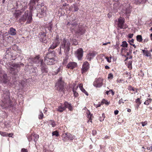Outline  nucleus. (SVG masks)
Returning a JSON list of instances; mask_svg holds the SVG:
<instances>
[{"label": "nucleus", "instance_id": "nucleus-56", "mask_svg": "<svg viewBox=\"0 0 152 152\" xmlns=\"http://www.w3.org/2000/svg\"><path fill=\"white\" fill-rule=\"evenodd\" d=\"M79 87L80 90L83 88V85L82 84H80L79 85Z\"/></svg>", "mask_w": 152, "mask_h": 152}, {"label": "nucleus", "instance_id": "nucleus-45", "mask_svg": "<svg viewBox=\"0 0 152 152\" xmlns=\"http://www.w3.org/2000/svg\"><path fill=\"white\" fill-rule=\"evenodd\" d=\"M135 102L137 104H139L140 103H141L140 101V99L138 98L135 100Z\"/></svg>", "mask_w": 152, "mask_h": 152}, {"label": "nucleus", "instance_id": "nucleus-20", "mask_svg": "<svg viewBox=\"0 0 152 152\" xmlns=\"http://www.w3.org/2000/svg\"><path fill=\"white\" fill-rule=\"evenodd\" d=\"M39 138V135L37 134H33L28 138V140H30L29 141L32 140L33 138L35 142L37 141Z\"/></svg>", "mask_w": 152, "mask_h": 152}, {"label": "nucleus", "instance_id": "nucleus-58", "mask_svg": "<svg viewBox=\"0 0 152 152\" xmlns=\"http://www.w3.org/2000/svg\"><path fill=\"white\" fill-rule=\"evenodd\" d=\"M123 100L122 99H121L118 102V103L119 104H121V103L122 102L123 103H124V102H122V101H123Z\"/></svg>", "mask_w": 152, "mask_h": 152}, {"label": "nucleus", "instance_id": "nucleus-2", "mask_svg": "<svg viewBox=\"0 0 152 152\" xmlns=\"http://www.w3.org/2000/svg\"><path fill=\"white\" fill-rule=\"evenodd\" d=\"M70 43L67 39L64 38L61 43L60 47V49L62 48L66 52L69 51L70 47Z\"/></svg>", "mask_w": 152, "mask_h": 152}, {"label": "nucleus", "instance_id": "nucleus-15", "mask_svg": "<svg viewBox=\"0 0 152 152\" xmlns=\"http://www.w3.org/2000/svg\"><path fill=\"white\" fill-rule=\"evenodd\" d=\"M89 64L87 61L84 62L82 68V73L85 72L87 71L88 70L89 68Z\"/></svg>", "mask_w": 152, "mask_h": 152}, {"label": "nucleus", "instance_id": "nucleus-39", "mask_svg": "<svg viewBox=\"0 0 152 152\" xmlns=\"http://www.w3.org/2000/svg\"><path fill=\"white\" fill-rule=\"evenodd\" d=\"M105 58L106 59L107 61L109 63H110L111 62V57L110 56V57H106Z\"/></svg>", "mask_w": 152, "mask_h": 152}, {"label": "nucleus", "instance_id": "nucleus-5", "mask_svg": "<svg viewBox=\"0 0 152 152\" xmlns=\"http://www.w3.org/2000/svg\"><path fill=\"white\" fill-rule=\"evenodd\" d=\"M60 42L59 36L57 35L55 39L53 40L52 44L49 48V50L50 49H54L59 45Z\"/></svg>", "mask_w": 152, "mask_h": 152}, {"label": "nucleus", "instance_id": "nucleus-63", "mask_svg": "<svg viewBox=\"0 0 152 152\" xmlns=\"http://www.w3.org/2000/svg\"><path fill=\"white\" fill-rule=\"evenodd\" d=\"M67 59H68V58H66L64 59V61H63V64H66V63L67 62Z\"/></svg>", "mask_w": 152, "mask_h": 152}, {"label": "nucleus", "instance_id": "nucleus-36", "mask_svg": "<svg viewBox=\"0 0 152 152\" xmlns=\"http://www.w3.org/2000/svg\"><path fill=\"white\" fill-rule=\"evenodd\" d=\"M52 134L53 136L55 135L56 137H58L59 135L57 131L53 132Z\"/></svg>", "mask_w": 152, "mask_h": 152}, {"label": "nucleus", "instance_id": "nucleus-59", "mask_svg": "<svg viewBox=\"0 0 152 152\" xmlns=\"http://www.w3.org/2000/svg\"><path fill=\"white\" fill-rule=\"evenodd\" d=\"M110 103V101L108 102L107 100H105V104L107 105H108Z\"/></svg>", "mask_w": 152, "mask_h": 152}, {"label": "nucleus", "instance_id": "nucleus-22", "mask_svg": "<svg viewBox=\"0 0 152 152\" xmlns=\"http://www.w3.org/2000/svg\"><path fill=\"white\" fill-rule=\"evenodd\" d=\"M66 107L65 105V103L63 105L59 106L58 108L57 109V110L60 112H62L66 109Z\"/></svg>", "mask_w": 152, "mask_h": 152}, {"label": "nucleus", "instance_id": "nucleus-29", "mask_svg": "<svg viewBox=\"0 0 152 152\" xmlns=\"http://www.w3.org/2000/svg\"><path fill=\"white\" fill-rule=\"evenodd\" d=\"M65 135L69 139L71 140H73L74 139V136H72L71 134L69 133H66Z\"/></svg>", "mask_w": 152, "mask_h": 152}, {"label": "nucleus", "instance_id": "nucleus-1", "mask_svg": "<svg viewBox=\"0 0 152 152\" xmlns=\"http://www.w3.org/2000/svg\"><path fill=\"white\" fill-rule=\"evenodd\" d=\"M27 23H30L32 20V14L31 13H29L28 11L27 10L25 12L24 14L20 19V21L25 22L27 20Z\"/></svg>", "mask_w": 152, "mask_h": 152}, {"label": "nucleus", "instance_id": "nucleus-62", "mask_svg": "<svg viewBox=\"0 0 152 152\" xmlns=\"http://www.w3.org/2000/svg\"><path fill=\"white\" fill-rule=\"evenodd\" d=\"M144 104H146V105H148L149 104V102L148 101V100H146V101H145L144 102Z\"/></svg>", "mask_w": 152, "mask_h": 152}, {"label": "nucleus", "instance_id": "nucleus-14", "mask_svg": "<svg viewBox=\"0 0 152 152\" xmlns=\"http://www.w3.org/2000/svg\"><path fill=\"white\" fill-rule=\"evenodd\" d=\"M56 60V59L45 58L44 62L45 64L48 65H51L55 63Z\"/></svg>", "mask_w": 152, "mask_h": 152}, {"label": "nucleus", "instance_id": "nucleus-41", "mask_svg": "<svg viewBox=\"0 0 152 152\" xmlns=\"http://www.w3.org/2000/svg\"><path fill=\"white\" fill-rule=\"evenodd\" d=\"M113 75L112 73L109 74L108 77V79H112L113 78Z\"/></svg>", "mask_w": 152, "mask_h": 152}, {"label": "nucleus", "instance_id": "nucleus-64", "mask_svg": "<svg viewBox=\"0 0 152 152\" xmlns=\"http://www.w3.org/2000/svg\"><path fill=\"white\" fill-rule=\"evenodd\" d=\"M140 104H141V103H140L139 104H136L135 108L137 109L138 108V107H139V106L140 105Z\"/></svg>", "mask_w": 152, "mask_h": 152}, {"label": "nucleus", "instance_id": "nucleus-31", "mask_svg": "<svg viewBox=\"0 0 152 152\" xmlns=\"http://www.w3.org/2000/svg\"><path fill=\"white\" fill-rule=\"evenodd\" d=\"M128 44L126 41H124L122 42V44L121 45V46L123 47H127L128 46Z\"/></svg>", "mask_w": 152, "mask_h": 152}, {"label": "nucleus", "instance_id": "nucleus-55", "mask_svg": "<svg viewBox=\"0 0 152 152\" xmlns=\"http://www.w3.org/2000/svg\"><path fill=\"white\" fill-rule=\"evenodd\" d=\"M133 34H129L128 35V37L130 38H132L133 37Z\"/></svg>", "mask_w": 152, "mask_h": 152}, {"label": "nucleus", "instance_id": "nucleus-48", "mask_svg": "<svg viewBox=\"0 0 152 152\" xmlns=\"http://www.w3.org/2000/svg\"><path fill=\"white\" fill-rule=\"evenodd\" d=\"M118 3H116L114 4L113 8L114 9L117 10L118 8L117 7V6L118 5Z\"/></svg>", "mask_w": 152, "mask_h": 152}, {"label": "nucleus", "instance_id": "nucleus-42", "mask_svg": "<svg viewBox=\"0 0 152 152\" xmlns=\"http://www.w3.org/2000/svg\"><path fill=\"white\" fill-rule=\"evenodd\" d=\"M39 0H30V3L34 4L36 1L37 2Z\"/></svg>", "mask_w": 152, "mask_h": 152}, {"label": "nucleus", "instance_id": "nucleus-50", "mask_svg": "<svg viewBox=\"0 0 152 152\" xmlns=\"http://www.w3.org/2000/svg\"><path fill=\"white\" fill-rule=\"evenodd\" d=\"M21 152H28V151L27 149L23 148L21 149Z\"/></svg>", "mask_w": 152, "mask_h": 152}, {"label": "nucleus", "instance_id": "nucleus-49", "mask_svg": "<svg viewBox=\"0 0 152 152\" xmlns=\"http://www.w3.org/2000/svg\"><path fill=\"white\" fill-rule=\"evenodd\" d=\"M147 149L148 150L152 151V144L151 145V146L150 147H147Z\"/></svg>", "mask_w": 152, "mask_h": 152}, {"label": "nucleus", "instance_id": "nucleus-25", "mask_svg": "<svg viewBox=\"0 0 152 152\" xmlns=\"http://www.w3.org/2000/svg\"><path fill=\"white\" fill-rule=\"evenodd\" d=\"M21 15V12L19 10L16 11L14 14V16L17 19Z\"/></svg>", "mask_w": 152, "mask_h": 152}, {"label": "nucleus", "instance_id": "nucleus-37", "mask_svg": "<svg viewBox=\"0 0 152 152\" xmlns=\"http://www.w3.org/2000/svg\"><path fill=\"white\" fill-rule=\"evenodd\" d=\"M0 134L1 136H3L4 137L7 136V133L5 132H2L0 131Z\"/></svg>", "mask_w": 152, "mask_h": 152}, {"label": "nucleus", "instance_id": "nucleus-52", "mask_svg": "<svg viewBox=\"0 0 152 152\" xmlns=\"http://www.w3.org/2000/svg\"><path fill=\"white\" fill-rule=\"evenodd\" d=\"M60 71V68H59L56 70V71L55 72L56 74H58Z\"/></svg>", "mask_w": 152, "mask_h": 152}, {"label": "nucleus", "instance_id": "nucleus-46", "mask_svg": "<svg viewBox=\"0 0 152 152\" xmlns=\"http://www.w3.org/2000/svg\"><path fill=\"white\" fill-rule=\"evenodd\" d=\"M147 122L146 121L145 122H141L142 126H145L146 125H147Z\"/></svg>", "mask_w": 152, "mask_h": 152}, {"label": "nucleus", "instance_id": "nucleus-51", "mask_svg": "<svg viewBox=\"0 0 152 152\" xmlns=\"http://www.w3.org/2000/svg\"><path fill=\"white\" fill-rule=\"evenodd\" d=\"M134 40L133 39H131L130 40L128 41V42H129V43L131 45H132V43H134Z\"/></svg>", "mask_w": 152, "mask_h": 152}, {"label": "nucleus", "instance_id": "nucleus-57", "mask_svg": "<svg viewBox=\"0 0 152 152\" xmlns=\"http://www.w3.org/2000/svg\"><path fill=\"white\" fill-rule=\"evenodd\" d=\"M116 48L118 50H119V45L118 44H116L115 45V48Z\"/></svg>", "mask_w": 152, "mask_h": 152}, {"label": "nucleus", "instance_id": "nucleus-8", "mask_svg": "<svg viewBox=\"0 0 152 152\" xmlns=\"http://www.w3.org/2000/svg\"><path fill=\"white\" fill-rule=\"evenodd\" d=\"M9 81L7 75L0 70V83H6Z\"/></svg>", "mask_w": 152, "mask_h": 152}, {"label": "nucleus", "instance_id": "nucleus-27", "mask_svg": "<svg viewBox=\"0 0 152 152\" xmlns=\"http://www.w3.org/2000/svg\"><path fill=\"white\" fill-rule=\"evenodd\" d=\"M46 8L45 7H44L41 10V12H40V14L42 16L45 15H46Z\"/></svg>", "mask_w": 152, "mask_h": 152}, {"label": "nucleus", "instance_id": "nucleus-18", "mask_svg": "<svg viewBox=\"0 0 152 152\" xmlns=\"http://www.w3.org/2000/svg\"><path fill=\"white\" fill-rule=\"evenodd\" d=\"M40 40L41 41L45 43L47 42V41L46 37V34L45 33H41L40 35Z\"/></svg>", "mask_w": 152, "mask_h": 152}, {"label": "nucleus", "instance_id": "nucleus-38", "mask_svg": "<svg viewBox=\"0 0 152 152\" xmlns=\"http://www.w3.org/2000/svg\"><path fill=\"white\" fill-rule=\"evenodd\" d=\"M43 117V114L42 112H40V114L39 115V118L40 119H42Z\"/></svg>", "mask_w": 152, "mask_h": 152}, {"label": "nucleus", "instance_id": "nucleus-21", "mask_svg": "<svg viewBox=\"0 0 152 152\" xmlns=\"http://www.w3.org/2000/svg\"><path fill=\"white\" fill-rule=\"evenodd\" d=\"M41 71L42 73H47L48 72V68L47 66L44 65L43 63L41 64Z\"/></svg>", "mask_w": 152, "mask_h": 152}, {"label": "nucleus", "instance_id": "nucleus-26", "mask_svg": "<svg viewBox=\"0 0 152 152\" xmlns=\"http://www.w3.org/2000/svg\"><path fill=\"white\" fill-rule=\"evenodd\" d=\"M65 105V106L66 109L67 108L69 110H70L71 111L72 110V107L71 106V104H69L68 102H64Z\"/></svg>", "mask_w": 152, "mask_h": 152}, {"label": "nucleus", "instance_id": "nucleus-9", "mask_svg": "<svg viewBox=\"0 0 152 152\" xmlns=\"http://www.w3.org/2000/svg\"><path fill=\"white\" fill-rule=\"evenodd\" d=\"M39 57V56H37L34 58H30L29 61H32L33 63L35 64H37L39 66L38 64H42L43 63V60L40 59Z\"/></svg>", "mask_w": 152, "mask_h": 152}, {"label": "nucleus", "instance_id": "nucleus-4", "mask_svg": "<svg viewBox=\"0 0 152 152\" xmlns=\"http://www.w3.org/2000/svg\"><path fill=\"white\" fill-rule=\"evenodd\" d=\"M64 82L62 81L61 79L59 78L58 82L56 83V90L60 92H64Z\"/></svg>", "mask_w": 152, "mask_h": 152}, {"label": "nucleus", "instance_id": "nucleus-28", "mask_svg": "<svg viewBox=\"0 0 152 152\" xmlns=\"http://www.w3.org/2000/svg\"><path fill=\"white\" fill-rule=\"evenodd\" d=\"M104 103V99H103L101 102H99L98 104H94L95 106L97 108L100 107L101 105H103Z\"/></svg>", "mask_w": 152, "mask_h": 152}, {"label": "nucleus", "instance_id": "nucleus-12", "mask_svg": "<svg viewBox=\"0 0 152 152\" xmlns=\"http://www.w3.org/2000/svg\"><path fill=\"white\" fill-rule=\"evenodd\" d=\"M83 50L82 48H80L75 52V56L80 60H81L83 56Z\"/></svg>", "mask_w": 152, "mask_h": 152}, {"label": "nucleus", "instance_id": "nucleus-33", "mask_svg": "<svg viewBox=\"0 0 152 152\" xmlns=\"http://www.w3.org/2000/svg\"><path fill=\"white\" fill-rule=\"evenodd\" d=\"M105 93L107 95H108L110 94V93H111L112 95L113 96L115 94L114 92H113V90L112 89H111L109 91H106Z\"/></svg>", "mask_w": 152, "mask_h": 152}, {"label": "nucleus", "instance_id": "nucleus-19", "mask_svg": "<svg viewBox=\"0 0 152 152\" xmlns=\"http://www.w3.org/2000/svg\"><path fill=\"white\" fill-rule=\"evenodd\" d=\"M77 66V64L75 62L69 63L67 65L66 68L68 69H73Z\"/></svg>", "mask_w": 152, "mask_h": 152}, {"label": "nucleus", "instance_id": "nucleus-40", "mask_svg": "<svg viewBox=\"0 0 152 152\" xmlns=\"http://www.w3.org/2000/svg\"><path fill=\"white\" fill-rule=\"evenodd\" d=\"M144 55H145V56H146L147 57H149L150 56L151 54L150 53L148 52V50H147L144 53Z\"/></svg>", "mask_w": 152, "mask_h": 152}, {"label": "nucleus", "instance_id": "nucleus-23", "mask_svg": "<svg viewBox=\"0 0 152 152\" xmlns=\"http://www.w3.org/2000/svg\"><path fill=\"white\" fill-rule=\"evenodd\" d=\"M8 33L11 35H15L16 34V31L15 29L13 28H11Z\"/></svg>", "mask_w": 152, "mask_h": 152}, {"label": "nucleus", "instance_id": "nucleus-35", "mask_svg": "<svg viewBox=\"0 0 152 152\" xmlns=\"http://www.w3.org/2000/svg\"><path fill=\"white\" fill-rule=\"evenodd\" d=\"M132 61H129L128 64V68L130 69H132Z\"/></svg>", "mask_w": 152, "mask_h": 152}, {"label": "nucleus", "instance_id": "nucleus-34", "mask_svg": "<svg viewBox=\"0 0 152 152\" xmlns=\"http://www.w3.org/2000/svg\"><path fill=\"white\" fill-rule=\"evenodd\" d=\"M104 113H103L102 114V117H101V116H99V121H103L104 120Z\"/></svg>", "mask_w": 152, "mask_h": 152}, {"label": "nucleus", "instance_id": "nucleus-43", "mask_svg": "<svg viewBox=\"0 0 152 152\" xmlns=\"http://www.w3.org/2000/svg\"><path fill=\"white\" fill-rule=\"evenodd\" d=\"M73 7L74 8V10L73 11H74V12L77 11L78 10V7H77V6H76V5H75Z\"/></svg>", "mask_w": 152, "mask_h": 152}, {"label": "nucleus", "instance_id": "nucleus-24", "mask_svg": "<svg viewBox=\"0 0 152 152\" xmlns=\"http://www.w3.org/2000/svg\"><path fill=\"white\" fill-rule=\"evenodd\" d=\"M146 1V0H135L134 3L136 4L140 5L144 4Z\"/></svg>", "mask_w": 152, "mask_h": 152}, {"label": "nucleus", "instance_id": "nucleus-44", "mask_svg": "<svg viewBox=\"0 0 152 152\" xmlns=\"http://www.w3.org/2000/svg\"><path fill=\"white\" fill-rule=\"evenodd\" d=\"M51 124L53 127H54L56 126L55 122L53 121H51Z\"/></svg>", "mask_w": 152, "mask_h": 152}, {"label": "nucleus", "instance_id": "nucleus-3", "mask_svg": "<svg viewBox=\"0 0 152 152\" xmlns=\"http://www.w3.org/2000/svg\"><path fill=\"white\" fill-rule=\"evenodd\" d=\"M20 68V66L19 64H13L10 66V72L11 74L15 75L19 71Z\"/></svg>", "mask_w": 152, "mask_h": 152}, {"label": "nucleus", "instance_id": "nucleus-53", "mask_svg": "<svg viewBox=\"0 0 152 152\" xmlns=\"http://www.w3.org/2000/svg\"><path fill=\"white\" fill-rule=\"evenodd\" d=\"M92 133L93 135H95L96 134V131L95 130H93L92 131Z\"/></svg>", "mask_w": 152, "mask_h": 152}, {"label": "nucleus", "instance_id": "nucleus-32", "mask_svg": "<svg viewBox=\"0 0 152 152\" xmlns=\"http://www.w3.org/2000/svg\"><path fill=\"white\" fill-rule=\"evenodd\" d=\"M72 91L75 96L77 97L78 96V94L75 91V87L73 88L72 89Z\"/></svg>", "mask_w": 152, "mask_h": 152}, {"label": "nucleus", "instance_id": "nucleus-61", "mask_svg": "<svg viewBox=\"0 0 152 152\" xmlns=\"http://www.w3.org/2000/svg\"><path fill=\"white\" fill-rule=\"evenodd\" d=\"M132 48H130L129 49V51L128 52H129V53H130V54H131L132 53Z\"/></svg>", "mask_w": 152, "mask_h": 152}, {"label": "nucleus", "instance_id": "nucleus-10", "mask_svg": "<svg viewBox=\"0 0 152 152\" xmlns=\"http://www.w3.org/2000/svg\"><path fill=\"white\" fill-rule=\"evenodd\" d=\"M103 80L101 78H96L94 81L93 85L96 87H100L102 85Z\"/></svg>", "mask_w": 152, "mask_h": 152}, {"label": "nucleus", "instance_id": "nucleus-11", "mask_svg": "<svg viewBox=\"0 0 152 152\" xmlns=\"http://www.w3.org/2000/svg\"><path fill=\"white\" fill-rule=\"evenodd\" d=\"M3 97L4 99V100L5 104L6 103L9 104L10 103L11 101L9 96V93L8 91H7L6 93H4L3 95Z\"/></svg>", "mask_w": 152, "mask_h": 152}, {"label": "nucleus", "instance_id": "nucleus-17", "mask_svg": "<svg viewBox=\"0 0 152 152\" xmlns=\"http://www.w3.org/2000/svg\"><path fill=\"white\" fill-rule=\"evenodd\" d=\"M96 53L95 52H91L87 54L86 58L88 61H91L96 55Z\"/></svg>", "mask_w": 152, "mask_h": 152}, {"label": "nucleus", "instance_id": "nucleus-47", "mask_svg": "<svg viewBox=\"0 0 152 152\" xmlns=\"http://www.w3.org/2000/svg\"><path fill=\"white\" fill-rule=\"evenodd\" d=\"M52 25L51 24H50L49 26L48 27V29L50 31V32H51V28H52Z\"/></svg>", "mask_w": 152, "mask_h": 152}, {"label": "nucleus", "instance_id": "nucleus-54", "mask_svg": "<svg viewBox=\"0 0 152 152\" xmlns=\"http://www.w3.org/2000/svg\"><path fill=\"white\" fill-rule=\"evenodd\" d=\"M78 25L77 24H76L75 23H73L71 24V26L72 27L75 26L76 27V28L77 27V26Z\"/></svg>", "mask_w": 152, "mask_h": 152}, {"label": "nucleus", "instance_id": "nucleus-7", "mask_svg": "<svg viewBox=\"0 0 152 152\" xmlns=\"http://www.w3.org/2000/svg\"><path fill=\"white\" fill-rule=\"evenodd\" d=\"M74 31L75 34L79 36L83 34L85 31L83 27L80 25H78L77 27Z\"/></svg>", "mask_w": 152, "mask_h": 152}, {"label": "nucleus", "instance_id": "nucleus-60", "mask_svg": "<svg viewBox=\"0 0 152 152\" xmlns=\"http://www.w3.org/2000/svg\"><path fill=\"white\" fill-rule=\"evenodd\" d=\"M118 112H119V111L118 110H115L114 111V114H115V115H116L118 114Z\"/></svg>", "mask_w": 152, "mask_h": 152}, {"label": "nucleus", "instance_id": "nucleus-16", "mask_svg": "<svg viewBox=\"0 0 152 152\" xmlns=\"http://www.w3.org/2000/svg\"><path fill=\"white\" fill-rule=\"evenodd\" d=\"M132 7L129 4H128L125 10V13L127 17L128 18L130 15V14L131 13L132 11Z\"/></svg>", "mask_w": 152, "mask_h": 152}, {"label": "nucleus", "instance_id": "nucleus-6", "mask_svg": "<svg viewBox=\"0 0 152 152\" xmlns=\"http://www.w3.org/2000/svg\"><path fill=\"white\" fill-rule=\"evenodd\" d=\"M124 18L120 17L118 19L117 23L118 27L120 29H126L128 27V26L126 24H124Z\"/></svg>", "mask_w": 152, "mask_h": 152}, {"label": "nucleus", "instance_id": "nucleus-30", "mask_svg": "<svg viewBox=\"0 0 152 152\" xmlns=\"http://www.w3.org/2000/svg\"><path fill=\"white\" fill-rule=\"evenodd\" d=\"M137 40L140 42H142V37L141 35H137L136 37Z\"/></svg>", "mask_w": 152, "mask_h": 152}, {"label": "nucleus", "instance_id": "nucleus-13", "mask_svg": "<svg viewBox=\"0 0 152 152\" xmlns=\"http://www.w3.org/2000/svg\"><path fill=\"white\" fill-rule=\"evenodd\" d=\"M48 52L46 56L45 57V58H52L56 59V56L55 55V52L54 51H50Z\"/></svg>", "mask_w": 152, "mask_h": 152}]
</instances>
